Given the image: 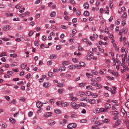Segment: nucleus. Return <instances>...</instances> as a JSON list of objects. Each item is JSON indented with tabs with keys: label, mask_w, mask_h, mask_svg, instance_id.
I'll return each instance as SVG.
<instances>
[{
	"label": "nucleus",
	"mask_w": 129,
	"mask_h": 129,
	"mask_svg": "<svg viewBox=\"0 0 129 129\" xmlns=\"http://www.w3.org/2000/svg\"><path fill=\"white\" fill-rule=\"evenodd\" d=\"M70 104L74 109H77L79 108L80 106L79 104H76L74 102H71Z\"/></svg>",
	"instance_id": "1"
},
{
	"label": "nucleus",
	"mask_w": 129,
	"mask_h": 129,
	"mask_svg": "<svg viewBox=\"0 0 129 129\" xmlns=\"http://www.w3.org/2000/svg\"><path fill=\"white\" fill-rule=\"evenodd\" d=\"M76 126V124L74 123H70L68 124L67 126L68 127L69 129H72L73 128H75Z\"/></svg>",
	"instance_id": "2"
},
{
	"label": "nucleus",
	"mask_w": 129,
	"mask_h": 129,
	"mask_svg": "<svg viewBox=\"0 0 129 129\" xmlns=\"http://www.w3.org/2000/svg\"><path fill=\"white\" fill-rule=\"evenodd\" d=\"M104 107L105 108V109L107 110L111 108V105L108 103H107L105 104Z\"/></svg>",
	"instance_id": "3"
},
{
	"label": "nucleus",
	"mask_w": 129,
	"mask_h": 129,
	"mask_svg": "<svg viewBox=\"0 0 129 129\" xmlns=\"http://www.w3.org/2000/svg\"><path fill=\"white\" fill-rule=\"evenodd\" d=\"M10 26L9 25H7L4 26L3 29L4 31L10 29Z\"/></svg>",
	"instance_id": "4"
},
{
	"label": "nucleus",
	"mask_w": 129,
	"mask_h": 129,
	"mask_svg": "<svg viewBox=\"0 0 129 129\" xmlns=\"http://www.w3.org/2000/svg\"><path fill=\"white\" fill-rule=\"evenodd\" d=\"M43 105V104L41 103L39 101L37 102L36 103L37 107L39 108L42 107Z\"/></svg>",
	"instance_id": "5"
},
{
	"label": "nucleus",
	"mask_w": 129,
	"mask_h": 129,
	"mask_svg": "<svg viewBox=\"0 0 129 129\" xmlns=\"http://www.w3.org/2000/svg\"><path fill=\"white\" fill-rule=\"evenodd\" d=\"M48 123L49 124L52 125L55 124V122L54 121H53L51 120H49L48 121Z\"/></svg>",
	"instance_id": "6"
},
{
	"label": "nucleus",
	"mask_w": 129,
	"mask_h": 129,
	"mask_svg": "<svg viewBox=\"0 0 129 129\" xmlns=\"http://www.w3.org/2000/svg\"><path fill=\"white\" fill-rule=\"evenodd\" d=\"M65 90L63 88L61 89H59L57 90V91L60 94H61L65 91Z\"/></svg>",
	"instance_id": "7"
},
{
	"label": "nucleus",
	"mask_w": 129,
	"mask_h": 129,
	"mask_svg": "<svg viewBox=\"0 0 129 129\" xmlns=\"http://www.w3.org/2000/svg\"><path fill=\"white\" fill-rule=\"evenodd\" d=\"M50 85L49 82H47L44 83L43 84V86L45 87H49Z\"/></svg>",
	"instance_id": "8"
},
{
	"label": "nucleus",
	"mask_w": 129,
	"mask_h": 129,
	"mask_svg": "<svg viewBox=\"0 0 129 129\" xmlns=\"http://www.w3.org/2000/svg\"><path fill=\"white\" fill-rule=\"evenodd\" d=\"M111 73L113 75L116 77H118V73L117 72H115L113 71H111Z\"/></svg>",
	"instance_id": "9"
},
{
	"label": "nucleus",
	"mask_w": 129,
	"mask_h": 129,
	"mask_svg": "<svg viewBox=\"0 0 129 129\" xmlns=\"http://www.w3.org/2000/svg\"><path fill=\"white\" fill-rule=\"evenodd\" d=\"M67 122V120L65 119H63L60 121V124H65Z\"/></svg>",
	"instance_id": "10"
},
{
	"label": "nucleus",
	"mask_w": 129,
	"mask_h": 129,
	"mask_svg": "<svg viewBox=\"0 0 129 129\" xmlns=\"http://www.w3.org/2000/svg\"><path fill=\"white\" fill-rule=\"evenodd\" d=\"M69 105L68 102L63 103H62L61 106L63 107H67Z\"/></svg>",
	"instance_id": "11"
},
{
	"label": "nucleus",
	"mask_w": 129,
	"mask_h": 129,
	"mask_svg": "<svg viewBox=\"0 0 129 129\" xmlns=\"http://www.w3.org/2000/svg\"><path fill=\"white\" fill-rule=\"evenodd\" d=\"M52 114V113L51 112H47L45 115V117H49L51 116Z\"/></svg>",
	"instance_id": "12"
},
{
	"label": "nucleus",
	"mask_w": 129,
	"mask_h": 129,
	"mask_svg": "<svg viewBox=\"0 0 129 129\" xmlns=\"http://www.w3.org/2000/svg\"><path fill=\"white\" fill-rule=\"evenodd\" d=\"M60 68H61L60 69H59V71L61 72L65 70L66 69V67L63 66L60 67Z\"/></svg>",
	"instance_id": "13"
},
{
	"label": "nucleus",
	"mask_w": 129,
	"mask_h": 129,
	"mask_svg": "<svg viewBox=\"0 0 129 129\" xmlns=\"http://www.w3.org/2000/svg\"><path fill=\"white\" fill-rule=\"evenodd\" d=\"M57 57V56L55 54H52L50 55L49 57L51 59H53L56 58Z\"/></svg>",
	"instance_id": "14"
},
{
	"label": "nucleus",
	"mask_w": 129,
	"mask_h": 129,
	"mask_svg": "<svg viewBox=\"0 0 129 129\" xmlns=\"http://www.w3.org/2000/svg\"><path fill=\"white\" fill-rule=\"evenodd\" d=\"M83 6L84 8L87 9L89 7V5L87 2L85 3L83 5Z\"/></svg>",
	"instance_id": "15"
},
{
	"label": "nucleus",
	"mask_w": 129,
	"mask_h": 129,
	"mask_svg": "<svg viewBox=\"0 0 129 129\" xmlns=\"http://www.w3.org/2000/svg\"><path fill=\"white\" fill-rule=\"evenodd\" d=\"M54 112L56 113H61V112L60 109H54Z\"/></svg>",
	"instance_id": "16"
},
{
	"label": "nucleus",
	"mask_w": 129,
	"mask_h": 129,
	"mask_svg": "<svg viewBox=\"0 0 129 129\" xmlns=\"http://www.w3.org/2000/svg\"><path fill=\"white\" fill-rule=\"evenodd\" d=\"M121 123V120L120 119H118L116 121L115 123L116 124H117V125L118 126L120 123Z\"/></svg>",
	"instance_id": "17"
},
{
	"label": "nucleus",
	"mask_w": 129,
	"mask_h": 129,
	"mask_svg": "<svg viewBox=\"0 0 129 129\" xmlns=\"http://www.w3.org/2000/svg\"><path fill=\"white\" fill-rule=\"evenodd\" d=\"M64 84L62 83H59L57 84V86L59 87H62L64 86Z\"/></svg>",
	"instance_id": "18"
},
{
	"label": "nucleus",
	"mask_w": 129,
	"mask_h": 129,
	"mask_svg": "<svg viewBox=\"0 0 129 129\" xmlns=\"http://www.w3.org/2000/svg\"><path fill=\"white\" fill-rule=\"evenodd\" d=\"M86 75L87 77L88 78H90L92 77L93 76V75L90 73H86Z\"/></svg>",
	"instance_id": "19"
},
{
	"label": "nucleus",
	"mask_w": 129,
	"mask_h": 129,
	"mask_svg": "<svg viewBox=\"0 0 129 129\" xmlns=\"http://www.w3.org/2000/svg\"><path fill=\"white\" fill-rule=\"evenodd\" d=\"M100 112H106L108 111V110H107L106 109H104L103 108H100L99 109Z\"/></svg>",
	"instance_id": "20"
},
{
	"label": "nucleus",
	"mask_w": 129,
	"mask_h": 129,
	"mask_svg": "<svg viewBox=\"0 0 129 129\" xmlns=\"http://www.w3.org/2000/svg\"><path fill=\"white\" fill-rule=\"evenodd\" d=\"M27 66V64L25 63H24L21 64V68L22 69H24Z\"/></svg>",
	"instance_id": "21"
},
{
	"label": "nucleus",
	"mask_w": 129,
	"mask_h": 129,
	"mask_svg": "<svg viewBox=\"0 0 129 129\" xmlns=\"http://www.w3.org/2000/svg\"><path fill=\"white\" fill-rule=\"evenodd\" d=\"M69 69L71 70H72L76 68V66L74 65H71L69 67Z\"/></svg>",
	"instance_id": "22"
},
{
	"label": "nucleus",
	"mask_w": 129,
	"mask_h": 129,
	"mask_svg": "<svg viewBox=\"0 0 129 129\" xmlns=\"http://www.w3.org/2000/svg\"><path fill=\"white\" fill-rule=\"evenodd\" d=\"M86 88L88 90H93L94 89L92 88V86L90 85L87 86H86Z\"/></svg>",
	"instance_id": "23"
},
{
	"label": "nucleus",
	"mask_w": 129,
	"mask_h": 129,
	"mask_svg": "<svg viewBox=\"0 0 129 129\" xmlns=\"http://www.w3.org/2000/svg\"><path fill=\"white\" fill-rule=\"evenodd\" d=\"M11 57H17V54L15 53L11 54L10 55Z\"/></svg>",
	"instance_id": "24"
},
{
	"label": "nucleus",
	"mask_w": 129,
	"mask_h": 129,
	"mask_svg": "<svg viewBox=\"0 0 129 129\" xmlns=\"http://www.w3.org/2000/svg\"><path fill=\"white\" fill-rule=\"evenodd\" d=\"M93 112L95 113H100L99 108H98V109H96L95 110H94Z\"/></svg>",
	"instance_id": "25"
},
{
	"label": "nucleus",
	"mask_w": 129,
	"mask_h": 129,
	"mask_svg": "<svg viewBox=\"0 0 129 129\" xmlns=\"http://www.w3.org/2000/svg\"><path fill=\"white\" fill-rule=\"evenodd\" d=\"M9 120L10 122L12 123H15V120L13 118L11 117L9 119Z\"/></svg>",
	"instance_id": "26"
},
{
	"label": "nucleus",
	"mask_w": 129,
	"mask_h": 129,
	"mask_svg": "<svg viewBox=\"0 0 129 129\" xmlns=\"http://www.w3.org/2000/svg\"><path fill=\"white\" fill-rule=\"evenodd\" d=\"M97 117H94L91 119V122H95L97 120Z\"/></svg>",
	"instance_id": "27"
},
{
	"label": "nucleus",
	"mask_w": 129,
	"mask_h": 129,
	"mask_svg": "<svg viewBox=\"0 0 129 129\" xmlns=\"http://www.w3.org/2000/svg\"><path fill=\"white\" fill-rule=\"evenodd\" d=\"M85 95L86 96H89L90 95H92V93L89 91H87L86 92Z\"/></svg>",
	"instance_id": "28"
},
{
	"label": "nucleus",
	"mask_w": 129,
	"mask_h": 129,
	"mask_svg": "<svg viewBox=\"0 0 129 129\" xmlns=\"http://www.w3.org/2000/svg\"><path fill=\"white\" fill-rule=\"evenodd\" d=\"M89 13L88 11H86L84 12V14L85 16H88L89 15Z\"/></svg>",
	"instance_id": "29"
},
{
	"label": "nucleus",
	"mask_w": 129,
	"mask_h": 129,
	"mask_svg": "<svg viewBox=\"0 0 129 129\" xmlns=\"http://www.w3.org/2000/svg\"><path fill=\"white\" fill-rule=\"evenodd\" d=\"M86 84L85 83H81L79 84V86L81 87H82L85 86Z\"/></svg>",
	"instance_id": "30"
},
{
	"label": "nucleus",
	"mask_w": 129,
	"mask_h": 129,
	"mask_svg": "<svg viewBox=\"0 0 129 129\" xmlns=\"http://www.w3.org/2000/svg\"><path fill=\"white\" fill-rule=\"evenodd\" d=\"M7 55V53L6 52H3L0 54V57H2Z\"/></svg>",
	"instance_id": "31"
},
{
	"label": "nucleus",
	"mask_w": 129,
	"mask_h": 129,
	"mask_svg": "<svg viewBox=\"0 0 129 129\" xmlns=\"http://www.w3.org/2000/svg\"><path fill=\"white\" fill-rule=\"evenodd\" d=\"M76 15L78 16H80L81 14V12L80 11L78 10H77L76 11Z\"/></svg>",
	"instance_id": "32"
},
{
	"label": "nucleus",
	"mask_w": 129,
	"mask_h": 129,
	"mask_svg": "<svg viewBox=\"0 0 129 129\" xmlns=\"http://www.w3.org/2000/svg\"><path fill=\"white\" fill-rule=\"evenodd\" d=\"M89 101L90 103L92 104H94L95 102V100L94 99L90 100Z\"/></svg>",
	"instance_id": "33"
},
{
	"label": "nucleus",
	"mask_w": 129,
	"mask_h": 129,
	"mask_svg": "<svg viewBox=\"0 0 129 129\" xmlns=\"http://www.w3.org/2000/svg\"><path fill=\"white\" fill-rule=\"evenodd\" d=\"M50 15L51 17L55 16V12L54 11L52 12L51 13Z\"/></svg>",
	"instance_id": "34"
},
{
	"label": "nucleus",
	"mask_w": 129,
	"mask_h": 129,
	"mask_svg": "<svg viewBox=\"0 0 129 129\" xmlns=\"http://www.w3.org/2000/svg\"><path fill=\"white\" fill-rule=\"evenodd\" d=\"M91 83L92 85L94 86L97 85V82L95 81L92 82Z\"/></svg>",
	"instance_id": "35"
},
{
	"label": "nucleus",
	"mask_w": 129,
	"mask_h": 129,
	"mask_svg": "<svg viewBox=\"0 0 129 129\" xmlns=\"http://www.w3.org/2000/svg\"><path fill=\"white\" fill-rule=\"evenodd\" d=\"M62 101H59L57 102L56 103V105H57L58 106H59L60 105H62Z\"/></svg>",
	"instance_id": "36"
},
{
	"label": "nucleus",
	"mask_w": 129,
	"mask_h": 129,
	"mask_svg": "<svg viewBox=\"0 0 129 129\" xmlns=\"http://www.w3.org/2000/svg\"><path fill=\"white\" fill-rule=\"evenodd\" d=\"M62 64L63 65H67L69 64V62L67 61H64L63 62Z\"/></svg>",
	"instance_id": "37"
},
{
	"label": "nucleus",
	"mask_w": 129,
	"mask_h": 129,
	"mask_svg": "<svg viewBox=\"0 0 129 129\" xmlns=\"http://www.w3.org/2000/svg\"><path fill=\"white\" fill-rule=\"evenodd\" d=\"M72 60L73 62L75 63H77L78 62V60L76 58H73L72 59Z\"/></svg>",
	"instance_id": "38"
},
{
	"label": "nucleus",
	"mask_w": 129,
	"mask_h": 129,
	"mask_svg": "<svg viewBox=\"0 0 129 129\" xmlns=\"http://www.w3.org/2000/svg\"><path fill=\"white\" fill-rule=\"evenodd\" d=\"M71 99L74 101H76L78 99L76 97H72L71 98Z\"/></svg>",
	"instance_id": "39"
},
{
	"label": "nucleus",
	"mask_w": 129,
	"mask_h": 129,
	"mask_svg": "<svg viewBox=\"0 0 129 129\" xmlns=\"http://www.w3.org/2000/svg\"><path fill=\"white\" fill-rule=\"evenodd\" d=\"M77 19L76 18H74L72 20V22L73 23H75L77 22Z\"/></svg>",
	"instance_id": "40"
},
{
	"label": "nucleus",
	"mask_w": 129,
	"mask_h": 129,
	"mask_svg": "<svg viewBox=\"0 0 129 129\" xmlns=\"http://www.w3.org/2000/svg\"><path fill=\"white\" fill-rule=\"evenodd\" d=\"M79 63L80 64V66H82L83 67H84V64L85 63L84 62H79Z\"/></svg>",
	"instance_id": "41"
},
{
	"label": "nucleus",
	"mask_w": 129,
	"mask_h": 129,
	"mask_svg": "<svg viewBox=\"0 0 129 129\" xmlns=\"http://www.w3.org/2000/svg\"><path fill=\"white\" fill-rule=\"evenodd\" d=\"M110 121L109 119H106L104 120L102 122H104L105 123H107V122H109Z\"/></svg>",
	"instance_id": "42"
},
{
	"label": "nucleus",
	"mask_w": 129,
	"mask_h": 129,
	"mask_svg": "<svg viewBox=\"0 0 129 129\" xmlns=\"http://www.w3.org/2000/svg\"><path fill=\"white\" fill-rule=\"evenodd\" d=\"M126 107L128 109H129V102H127L125 103Z\"/></svg>",
	"instance_id": "43"
},
{
	"label": "nucleus",
	"mask_w": 129,
	"mask_h": 129,
	"mask_svg": "<svg viewBox=\"0 0 129 129\" xmlns=\"http://www.w3.org/2000/svg\"><path fill=\"white\" fill-rule=\"evenodd\" d=\"M78 49L79 51H82L83 50V48L80 46H79L78 47Z\"/></svg>",
	"instance_id": "44"
},
{
	"label": "nucleus",
	"mask_w": 129,
	"mask_h": 129,
	"mask_svg": "<svg viewBox=\"0 0 129 129\" xmlns=\"http://www.w3.org/2000/svg\"><path fill=\"white\" fill-rule=\"evenodd\" d=\"M61 47L60 45H57L56 47V49L57 50H59L61 49Z\"/></svg>",
	"instance_id": "45"
},
{
	"label": "nucleus",
	"mask_w": 129,
	"mask_h": 129,
	"mask_svg": "<svg viewBox=\"0 0 129 129\" xmlns=\"http://www.w3.org/2000/svg\"><path fill=\"white\" fill-rule=\"evenodd\" d=\"M80 122L81 123H86L87 121V120L85 119H82L80 121Z\"/></svg>",
	"instance_id": "46"
},
{
	"label": "nucleus",
	"mask_w": 129,
	"mask_h": 129,
	"mask_svg": "<svg viewBox=\"0 0 129 129\" xmlns=\"http://www.w3.org/2000/svg\"><path fill=\"white\" fill-rule=\"evenodd\" d=\"M120 20L119 19L117 20L115 22L116 24L117 25H119L120 24Z\"/></svg>",
	"instance_id": "47"
},
{
	"label": "nucleus",
	"mask_w": 129,
	"mask_h": 129,
	"mask_svg": "<svg viewBox=\"0 0 129 129\" xmlns=\"http://www.w3.org/2000/svg\"><path fill=\"white\" fill-rule=\"evenodd\" d=\"M69 2L70 3L72 4H75V2L74 0H70Z\"/></svg>",
	"instance_id": "48"
},
{
	"label": "nucleus",
	"mask_w": 129,
	"mask_h": 129,
	"mask_svg": "<svg viewBox=\"0 0 129 129\" xmlns=\"http://www.w3.org/2000/svg\"><path fill=\"white\" fill-rule=\"evenodd\" d=\"M22 5L21 4H19L16 5L15 6V8L16 9H19V8L21 7Z\"/></svg>",
	"instance_id": "49"
},
{
	"label": "nucleus",
	"mask_w": 129,
	"mask_h": 129,
	"mask_svg": "<svg viewBox=\"0 0 129 129\" xmlns=\"http://www.w3.org/2000/svg\"><path fill=\"white\" fill-rule=\"evenodd\" d=\"M1 39L4 41H8L9 40V39L8 38H3Z\"/></svg>",
	"instance_id": "50"
},
{
	"label": "nucleus",
	"mask_w": 129,
	"mask_h": 129,
	"mask_svg": "<svg viewBox=\"0 0 129 129\" xmlns=\"http://www.w3.org/2000/svg\"><path fill=\"white\" fill-rule=\"evenodd\" d=\"M39 44V41H35L34 44L36 46H38Z\"/></svg>",
	"instance_id": "51"
},
{
	"label": "nucleus",
	"mask_w": 129,
	"mask_h": 129,
	"mask_svg": "<svg viewBox=\"0 0 129 129\" xmlns=\"http://www.w3.org/2000/svg\"><path fill=\"white\" fill-rule=\"evenodd\" d=\"M20 100L21 101L24 102L25 101V99L24 97H22L20 98Z\"/></svg>",
	"instance_id": "52"
},
{
	"label": "nucleus",
	"mask_w": 129,
	"mask_h": 129,
	"mask_svg": "<svg viewBox=\"0 0 129 129\" xmlns=\"http://www.w3.org/2000/svg\"><path fill=\"white\" fill-rule=\"evenodd\" d=\"M7 73L9 75H12L13 74V72L12 71H9L7 72Z\"/></svg>",
	"instance_id": "53"
},
{
	"label": "nucleus",
	"mask_w": 129,
	"mask_h": 129,
	"mask_svg": "<svg viewBox=\"0 0 129 129\" xmlns=\"http://www.w3.org/2000/svg\"><path fill=\"white\" fill-rule=\"evenodd\" d=\"M25 8H22V10H20V9L19 10V12L21 13H22V12H23L25 10Z\"/></svg>",
	"instance_id": "54"
},
{
	"label": "nucleus",
	"mask_w": 129,
	"mask_h": 129,
	"mask_svg": "<svg viewBox=\"0 0 129 129\" xmlns=\"http://www.w3.org/2000/svg\"><path fill=\"white\" fill-rule=\"evenodd\" d=\"M55 100L54 99H52L49 100V102L51 103H54Z\"/></svg>",
	"instance_id": "55"
},
{
	"label": "nucleus",
	"mask_w": 129,
	"mask_h": 129,
	"mask_svg": "<svg viewBox=\"0 0 129 129\" xmlns=\"http://www.w3.org/2000/svg\"><path fill=\"white\" fill-rule=\"evenodd\" d=\"M61 27L63 29H66L67 28V27L66 26L64 25H61Z\"/></svg>",
	"instance_id": "56"
},
{
	"label": "nucleus",
	"mask_w": 129,
	"mask_h": 129,
	"mask_svg": "<svg viewBox=\"0 0 129 129\" xmlns=\"http://www.w3.org/2000/svg\"><path fill=\"white\" fill-rule=\"evenodd\" d=\"M24 83L23 81L19 82L17 83V84L18 85H21V84H23Z\"/></svg>",
	"instance_id": "57"
},
{
	"label": "nucleus",
	"mask_w": 129,
	"mask_h": 129,
	"mask_svg": "<svg viewBox=\"0 0 129 129\" xmlns=\"http://www.w3.org/2000/svg\"><path fill=\"white\" fill-rule=\"evenodd\" d=\"M52 61L51 60L48 61L47 63L48 65H51L52 64Z\"/></svg>",
	"instance_id": "58"
},
{
	"label": "nucleus",
	"mask_w": 129,
	"mask_h": 129,
	"mask_svg": "<svg viewBox=\"0 0 129 129\" xmlns=\"http://www.w3.org/2000/svg\"><path fill=\"white\" fill-rule=\"evenodd\" d=\"M79 96H83L84 94V93L83 92H80L79 93Z\"/></svg>",
	"instance_id": "59"
},
{
	"label": "nucleus",
	"mask_w": 129,
	"mask_h": 129,
	"mask_svg": "<svg viewBox=\"0 0 129 129\" xmlns=\"http://www.w3.org/2000/svg\"><path fill=\"white\" fill-rule=\"evenodd\" d=\"M24 72L22 71H21L20 72V73H19V75L20 76H23L24 75Z\"/></svg>",
	"instance_id": "60"
},
{
	"label": "nucleus",
	"mask_w": 129,
	"mask_h": 129,
	"mask_svg": "<svg viewBox=\"0 0 129 129\" xmlns=\"http://www.w3.org/2000/svg\"><path fill=\"white\" fill-rule=\"evenodd\" d=\"M5 98L8 101H9L10 100V98L8 96H5Z\"/></svg>",
	"instance_id": "61"
},
{
	"label": "nucleus",
	"mask_w": 129,
	"mask_h": 129,
	"mask_svg": "<svg viewBox=\"0 0 129 129\" xmlns=\"http://www.w3.org/2000/svg\"><path fill=\"white\" fill-rule=\"evenodd\" d=\"M75 113L74 112H73L72 113V115H71V117L73 118L75 117H76V116L75 115Z\"/></svg>",
	"instance_id": "62"
},
{
	"label": "nucleus",
	"mask_w": 129,
	"mask_h": 129,
	"mask_svg": "<svg viewBox=\"0 0 129 129\" xmlns=\"http://www.w3.org/2000/svg\"><path fill=\"white\" fill-rule=\"evenodd\" d=\"M77 32V31L75 29H73L72 31V33L73 34H75Z\"/></svg>",
	"instance_id": "63"
},
{
	"label": "nucleus",
	"mask_w": 129,
	"mask_h": 129,
	"mask_svg": "<svg viewBox=\"0 0 129 129\" xmlns=\"http://www.w3.org/2000/svg\"><path fill=\"white\" fill-rule=\"evenodd\" d=\"M86 58L87 59L89 60L91 59L92 58L90 56V55L86 56Z\"/></svg>",
	"instance_id": "64"
}]
</instances>
